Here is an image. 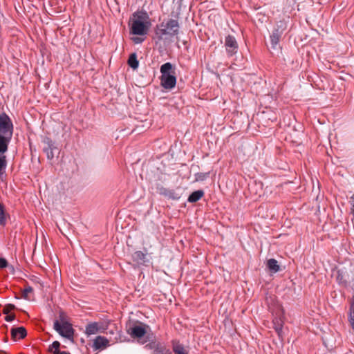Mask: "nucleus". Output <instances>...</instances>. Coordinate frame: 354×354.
<instances>
[{
  "label": "nucleus",
  "mask_w": 354,
  "mask_h": 354,
  "mask_svg": "<svg viewBox=\"0 0 354 354\" xmlns=\"http://www.w3.org/2000/svg\"><path fill=\"white\" fill-rule=\"evenodd\" d=\"M131 24V33L136 35H145L151 26L149 17L146 12H137L133 15Z\"/></svg>",
  "instance_id": "obj_1"
},
{
  "label": "nucleus",
  "mask_w": 354,
  "mask_h": 354,
  "mask_svg": "<svg viewBox=\"0 0 354 354\" xmlns=\"http://www.w3.org/2000/svg\"><path fill=\"white\" fill-rule=\"evenodd\" d=\"M179 24L177 20H165L156 26L155 34L160 40L166 39L178 33Z\"/></svg>",
  "instance_id": "obj_2"
},
{
  "label": "nucleus",
  "mask_w": 354,
  "mask_h": 354,
  "mask_svg": "<svg viewBox=\"0 0 354 354\" xmlns=\"http://www.w3.org/2000/svg\"><path fill=\"white\" fill-rule=\"evenodd\" d=\"M173 66L170 62H167L160 66V84L165 89H171L175 87L176 78L172 73Z\"/></svg>",
  "instance_id": "obj_3"
},
{
  "label": "nucleus",
  "mask_w": 354,
  "mask_h": 354,
  "mask_svg": "<svg viewBox=\"0 0 354 354\" xmlns=\"http://www.w3.org/2000/svg\"><path fill=\"white\" fill-rule=\"evenodd\" d=\"M54 329L62 337L73 340L74 335V330L72 325L68 322L61 319V321H55L54 322Z\"/></svg>",
  "instance_id": "obj_4"
},
{
  "label": "nucleus",
  "mask_w": 354,
  "mask_h": 354,
  "mask_svg": "<svg viewBox=\"0 0 354 354\" xmlns=\"http://www.w3.org/2000/svg\"><path fill=\"white\" fill-rule=\"evenodd\" d=\"M13 124L9 116L2 113L0 114V136L12 138Z\"/></svg>",
  "instance_id": "obj_5"
},
{
  "label": "nucleus",
  "mask_w": 354,
  "mask_h": 354,
  "mask_svg": "<svg viewBox=\"0 0 354 354\" xmlns=\"http://www.w3.org/2000/svg\"><path fill=\"white\" fill-rule=\"evenodd\" d=\"M225 47L229 56L235 55L239 48L238 43L234 37L228 35L225 39Z\"/></svg>",
  "instance_id": "obj_6"
},
{
  "label": "nucleus",
  "mask_w": 354,
  "mask_h": 354,
  "mask_svg": "<svg viewBox=\"0 0 354 354\" xmlns=\"http://www.w3.org/2000/svg\"><path fill=\"white\" fill-rule=\"evenodd\" d=\"M105 328L102 323L92 322L88 324L85 328V333L89 336L97 334V333L104 332Z\"/></svg>",
  "instance_id": "obj_7"
},
{
  "label": "nucleus",
  "mask_w": 354,
  "mask_h": 354,
  "mask_svg": "<svg viewBox=\"0 0 354 354\" xmlns=\"http://www.w3.org/2000/svg\"><path fill=\"white\" fill-rule=\"evenodd\" d=\"M160 194L165 196L169 199L178 201L182 196V190L180 188H177L176 189L162 188L160 189Z\"/></svg>",
  "instance_id": "obj_8"
},
{
  "label": "nucleus",
  "mask_w": 354,
  "mask_h": 354,
  "mask_svg": "<svg viewBox=\"0 0 354 354\" xmlns=\"http://www.w3.org/2000/svg\"><path fill=\"white\" fill-rule=\"evenodd\" d=\"M145 348L152 349V354H172L169 349L160 343L152 342L147 344Z\"/></svg>",
  "instance_id": "obj_9"
},
{
  "label": "nucleus",
  "mask_w": 354,
  "mask_h": 354,
  "mask_svg": "<svg viewBox=\"0 0 354 354\" xmlns=\"http://www.w3.org/2000/svg\"><path fill=\"white\" fill-rule=\"evenodd\" d=\"M132 259L139 265H146L149 263V259L147 253L142 251H136L132 254Z\"/></svg>",
  "instance_id": "obj_10"
},
{
  "label": "nucleus",
  "mask_w": 354,
  "mask_h": 354,
  "mask_svg": "<svg viewBox=\"0 0 354 354\" xmlns=\"http://www.w3.org/2000/svg\"><path fill=\"white\" fill-rule=\"evenodd\" d=\"M109 341L102 336H97L93 341V348L94 350L104 349L109 346Z\"/></svg>",
  "instance_id": "obj_11"
},
{
  "label": "nucleus",
  "mask_w": 354,
  "mask_h": 354,
  "mask_svg": "<svg viewBox=\"0 0 354 354\" xmlns=\"http://www.w3.org/2000/svg\"><path fill=\"white\" fill-rule=\"evenodd\" d=\"M128 333L133 337L140 338L145 335L146 330L144 326L141 325H136L131 328Z\"/></svg>",
  "instance_id": "obj_12"
},
{
  "label": "nucleus",
  "mask_w": 354,
  "mask_h": 354,
  "mask_svg": "<svg viewBox=\"0 0 354 354\" xmlns=\"http://www.w3.org/2000/svg\"><path fill=\"white\" fill-rule=\"evenodd\" d=\"M26 335L27 332L24 327L12 328L11 329V335L15 340L23 339Z\"/></svg>",
  "instance_id": "obj_13"
},
{
  "label": "nucleus",
  "mask_w": 354,
  "mask_h": 354,
  "mask_svg": "<svg viewBox=\"0 0 354 354\" xmlns=\"http://www.w3.org/2000/svg\"><path fill=\"white\" fill-rule=\"evenodd\" d=\"M11 138L0 136V155H4L8 151Z\"/></svg>",
  "instance_id": "obj_14"
},
{
  "label": "nucleus",
  "mask_w": 354,
  "mask_h": 354,
  "mask_svg": "<svg viewBox=\"0 0 354 354\" xmlns=\"http://www.w3.org/2000/svg\"><path fill=\"white\" fill-rule=\"evenodd\" d=\"M9 214L6 212L5 206L0 203V225L5 226L7 219L9 218Z\"/></svg>",
  "instance_id": "obj_15"
},
{
  "label": "nucleus",
  "mask_w": 354,
  "mask_h": 354,
  "mask_svg": "<svg viewBox=\"0 0 354 354\" xmlns=\"http://www.w3.org/2000/svg\"><path fill=\"white\" fill-rule=\"evenodd\" d=\"M204 195V192L203 190H197L194 192H192L187 201L189 203H196L198 201H199Z\"/></svg>",
  "instance_id": "obj_16"
},
{
  "label": "nucleus",
  "mask_w": 354,
  "mask_h": 354,
  "mask_svg": "<svg viewBox=\"0 0 354 354\" xmlns=\"http://www.w3.org/2000/svg\"><path fill=\"white\" fill-rule=\"evenodd\" d=\"M128 64L133 69H137L139 66V62L137 59V55L136 53H132L130 55L128 59Z\"/></svg>",
  "instance_id": "obj_17"
},
{
  "label": "nucleus",
  "mask_w": 354,
  "mask_h": 354,
  "mask_svg": "<svg viewBox=\"0 0 354 354\" xmlns=\"http://www.w3.org/2000/svg\"><path fill=\"white\" fill-rule=\"evenodd\" d=\"M268 269L272 272H277L279 270L277 261L274 259H270L267 262Z\"/></svg>",
  "instance_id": "obj_18"
},
{
  "label": "nucleus",
  "mask_w": 354,
  "mask_h": 354,
  "mask_svg": "<svg viewBox=\"0 0 354 354\" xmlns=\"http://www.w3.org/2000/svg\"><path fill=\"white\" fill-rule=\"evenodd\" d=\"M280 38V35L278 32V30H274L272 32V35H270V40H271V44L272 48H276L277 46L279 43Z\"/></svg>",
  "instance_id": "obj_19"
},
{
  "label": "nucleus",
  "mask_w": 354,
  "mask_h": 354,
  "mask_svg": "<svg viewBox=\"0 0 354 354\" xmlns=\"http://www.w3.org/2000/svg\"><path fill=\"white\" fill-rule=\"evenodd\" d=\"M173 351L175 354H189L184 346L178 343L173 345Z\"/></svg>",
  "instance_id": "obj_20"
},
{
  "label": "nucleus",
  "mask_w": 354,
  "mask_h": 354,
  "mask_svg": "<svg viewBox=\"0 0 354 354\" xmlns=\"http://www.w3.org/2000/svg\"><path fill=\"white\" fill-rule=\"evenodd\" d=\"M7 167L6 156L5 155H0V176L6 172Z\"/></svg>",
  "instance_id": "obj_21"
},
{
  "label": "nucleus",
  "mask_w": 354,
  "mask_h": 354,
  "mask_svg": "<svg viewBox=\"0 0 354 354\" xmlns=\"http://www.w3.org/2000/svg\"><path fill=\"white\" fill-rule=\"evenodd\" d=\"M60 346V343L58 341H55L52 343V344L49 346L48 351L53 354H58L61 351L59 350Z\"/></svg>",
  "instance_id": "obj_22"
},
{
  "label": "nucleus",
  "mask_w": 354,
  "mask_h": 354,
  "mask_svg": "<svg viewBox=\"0 0 354 354\" xmlns=\"http://www.w3.org/2000/svg\"><path fill=\"white\" fill-rule=\"evenodd\" d=\"M33 289L32 287L28 286L22 291V297L25 299L30 300L29 295L32 293Z\"/></svg>",
  "instance_id": "obj_23"
},
{
  "label": "nucleus",
  "mask_w": 354,
  "mask_h": 354,
  "mask_svg": "<svg viewBox=\"0 0 354 354\" xmlns=\"http://www.w3.org/2000/svg\"><path fill=\"white\" fill-rule=\"evenodd\" d=\"M53 149L54 147H45L44 149V151L46 153L48 159L49 160H52L54 157Z\"/></svg>",
  "instance_id": "obj_24"
},
{
  "label": "nucleus",
  "mask_w": 354,
  "mask_h": 354,
  "mask_svg": "<svg viewBox=\"0 0 354 354\" xmlns=\"http://www.w3.org/2000/svg\"><path fill=\"white\" fill-rule=\"evenodd\" d=\"M337 280L339 284L346 286L347 283V281L344 279L342 272L340 270L337 272Z\"/></svg>",
  "instance_id": "obj_25"
},
{
  "label": "nucleus",
  "mask_w": 354,
  "mask_h": 354,
  "mask_svg": "<svg viewBox=\"0 0 354 354\" xmlns=\"http://www.w3.org/2000/svg\"><path fill=\"white\" fill-rule=\"evenodd\" d=\"M15 308V306L12 304H8L4 306L3 309V313L5 315H8L9 313Z\"/></svg>",
  "instance_id": "obj_26"
},
{
  "label": "nucleus",
  "mask_w": 354,
  "mask_h": 354,
  "mask_svg": "<svg viewBox=\"0 0 354 354\" xmlns=\"http://www.w3.org/2000/svg\"><path fill=\"white\" fill-rule=\"evenodd\" d=\"M8 262L7 261L3 258H0V268H4L7 267Z\"/></svg>",
  "instance_id": "obj_27"
},
{
  "label": "nucleus",
  "mask_w": 354,
  "mask_h": 354,
  "mask_svg": "<svg viewBox=\"0 0 354 354\" xmlns=\"http://www.w3.org/2000/svg\"><path fill=\"white\" fill-rule=\"evenodd\" d=\"M15 318V315L12 314V315H6V317H5V320L8 322H12Z\"/></svg>",
  "instance_id": "obj_28"
},
{
  "label": "nucleus",
  "mask_w": 354,
  "mask_h": 354,
  "mask_svg": "<svg viewBox=\"0 0 354 354\" xmlns=\"http://www.w3.org/2000/svg\"><path fill=\"white\" fill-rule=\"evenodd\" d=\"M44 142V143H46L47 145L46 147H54L53 142L50 138H45Z\"/></svg>",
  "instance_id": "obj_29"
},
{
  "label": "nucleus",
  "mask_w": 354,
  "mask_h": 354,
  "mask_svg": "<svg viewBox=\"0 0 354 354\" xmlns=\"http://www.w3.org/2000/svg\"><path fill=\"white\" fill-rule=\"evenodd\" d=\"M132 39H133V42L137 44L142 43L144 40L143 39L140 38V37H133Z\"/></svg>",
  "instance_id": "obj_30"
},
{
  "label": "nucleus",
  "mask_w": 354,
  "mask_h": 354,
  "mask_svg": "<svg viewBox=\"0 0 354 354\" xmlns=\"http://www.w3.org/2000/svg\"><path fill=\"white\" fill-rule=\"evenodd\" d=\"M351 212L352 214H354V194L351 197Z\"/></svg>",
  "instance_id": "obj_31"
},
{
  "label": "nucleus",
  "mask_w": 354,
  "mask_h": 354,
  "mask_svg": "<svg viewBox=\"0 0 354 354\" xmlns=\"http://www.w3.org/2000/svg\"><path fill=\"white\" fill-rule=\"evenodd\" d=\"M254 186L257 187V188H259L260 189H262V183L260 182H259V183L255 182L254 184Z\"/></svg>",
  "instance_id": "obj_32"
},
{
  "label": "nucleus",
  "mask_w": 354,
  "mask_h": 354,
  "mask_svg": "<svg viewBox=\"0 0 354 354\" xmlns=\"http://www.w3.org/2000/svg\"><path fill=\"white\" fill-rule=\"evenodd\" d=\"M249 189H250V192H251L252 193H253V185H250V187H249Z\"/></svg>",
  "instance_id": "obj_33"
},
{
  "label": "nucleus",
  "mask_w": 354,
  "mask_h": 354,
  "mask_svg": "<svg viewBox=\"0 0 354 354\" xmlns=\"http://www.w3.org/2000/svg\"><path fill=\"white\" fill-rule=\"evenodd\" d=\"M58 354H70V353L66 351H62V352L59 353Z\"/></svg>",
  "instance_id": "obj_34"
},
{
  "label": "nucleus",
  "mask_w": 354,
  "mask_h": 354,
  "mask_svg": "<svg viewBox=\"0 0 354 354\" xmlns=\"http://www.w3.org/2000/svg\"><path fill=\"white\" fill-rule=\"evenodd\" d=\"M276 330H277L279 335L280 334V330H281V328L279 330L278 328H276Z\"/></svg>",
  "instance_id": "obj_35"
},
{
  "label": "nucleus",
  "mask_w": 354,
  "mask_h": 354,
  "mask_svg": "<svg viewBox=\"0 0 354 354\" xmlns=\"http://www.w3.org/2000/svg\"><path fill=\"white\" fill-rule=\"evenodd\" d=\"M302 129V127L301 125H299V129H298V131H301Z\"/></svg>",
  "instance_id": "obj_36"
},
{
  "label": "nucleus",
  "mask_w": 354,
  "mask_h": 354,
  "mask_svg": "<svg viewBox=\"0 0 354 354\" xmlns=\"http://www.w3.org/2000/svg\"><path fill=\"white\" fill-rule=\"evenodd\" d=\"M254 194H258L259 193H258L257 190H256V191L254 192Z\"/></svg>",
  "instance_id": "obj_37"
},
{
  "label": "nucleus",
  "mask_w": 354,
  "mask_h": 354,
  "mask_svg": "<svg viewBox=\"0 0 354 354\" xmlns=\"http://www.w3.org/2000/svg\"><path fill=\"white\" fill-rule=\"evenodd\" d=\"M1 353H3V354H6V353L5 352H3V351H1Z\"/></svg>",
  "instance_id": "obj_38"
}]
</instances>
